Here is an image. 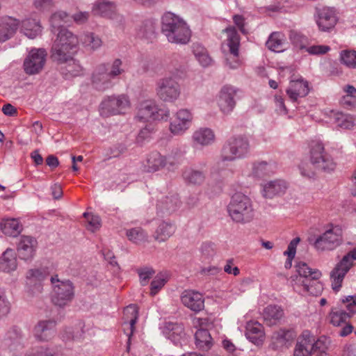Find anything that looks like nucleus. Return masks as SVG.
Returning a JSON list of instances; mask_svg holds the SVG:
<instances>
[{"mask_svg":"<svg viewBox=\"0 0 356 356\" xmlns=\"http://www.w3.org/2000/svg\"><path fill=\"white\" fill-rule=\"evenodd\" d=\"M129 106L130 102L126 95L106 96L99 105V113L103 117L120 115L124 113Z\"/></svg>","mask_w":356,"mask_h":356,"instance_id":"nucleus-6","label":"nucleus"},{"mask_svg":"<svg viewBox=\"0 0 356 356\" xmlns=\"http://www.w3.org/2000/svg\"><path fill=\"white\" fill-rule=\"evenodd\" d=\"M245 336L252 343L257 346L261 345L264 340L263 326L258 322L248 324Z\"/></svg>","mask_w":356,"mask_h":356,"instance_id":"nucleus-31","label":"nucleus"},{"mask_svg":"<svg viewBox=\"0 0 356 356\" xmlns=\"http://www.w3.org/2000/svg\"><path fill=\"white\" fill-rule=\"evenodd\" d=\"M22 32L29 38L33 39L41 32V26L35 19H26L22 22Z\"/></svg>","mask_w":356,"mask_h":356,"instance_id":"nucleus-42","label":"nucleus"},{"mask_svg":"<svg viewBox=\"0 0 356 356\" xmlns=\"http://www.w3.org/2000/svg\"><path fill=\"white\" fill-rule=\"evenodd\" d=\"M330 50L327 45H313L306 48V51L312 55H322L326 54Z\"/></svg>","mask_w":356,"mask_h":356,"instance_id":"nucleus-59","label":"nucleus"},{"mask_svg":"<svg viewBox=\"0 0 356 356\" xmlns=\"http://www.w3.org/2000/svg\"><path fill=\"white\" fill-rule=\"evenodd\" d=\"M250 149L248 138L242 136L229 138L223 145L220 151L222 161H234L246 157Z\"/></svg>","mask_w":356,"mask_h":356,"instance_id":"nucleus-4","label":"nucleus"},{"mask_svg":"<svg viewBox=\"0 0 356 356\" xmlns=\"http://www.w3.org/2000/svg\"><path fill=\"white\" fill-rule=\"evenodd\" d=\"M227 211L232 220L237 223L249 222L254 217L251 200L242 193H236L232 197Z\"/></svg>","mask_w":356,"mask_h":356,"instance_id":"nucleus-3","label":"nucleus"},{"mask_svg":"<svg viewBox=\"0 0 356 356\" xmlns=\"http://www.w3.org/2000/svg\"><path fill=\"white\" fill-rule=\"evenodd\" d=\"M176 230L175 224L170 221H162L157 227L154 238L159 242H164L172 236Z\"/></svg>","mask_w":356,"mask_h":356,"instance_id":"nucleus-32","label":"nucleus"},{"mask_svg":"<svg viewBox=\"0 0 356 356\" xmlns=\"http://www.w3.org/2000/svg\"><path fill=\"white\" fill-rule=\"evenodd\" d=\"M181 300L184 306L195 312L204 309V300L203 296L194 291H184L181 295Z\"/></svg>","mask_w":356,"mask_h":356,"instance_id":"nucleus-24","label":"nucleus"},{"mask_svg":"<svg viewBox=\"0 0 356 356\" xmlns=\"http://www.w3.org/2000/svg\"><path fill=\"white\" fill-rule=\"evenodd\" d=\"M193 115L186 108L179 110L175 120L170 123V129L173 134L181 135L187 130L192 122Z\"/></svg>","mask_w":356,"mask_h":356,"instance_id":"nucleus-19","label":"nucleus"},{"mask_svg":"<svg viewBox=\"0 0 356 356\" xmlns=\"http://www.w3.org/2000/svg\"><path fill=\"white\" fill-rule=\"evenodd\" d=\"M56 321L54 319H44L38 322L33 328V334L39 341H49L56 334Z\"/></svg>","mask_w":356,"mask_h":356,"instance_id":"nucleus-16","label":"nucleus"},{"mask_svg":"<svg viewBox=\"0 0 356 356\" xmlns=\"http://www.w3.org/2000/svg\"><path fill=\"white\" fill-rule=\"evenodd\" d=\"M91 83L99 91H105L113 87V79L108 73L106 63H102L95 67L92 73Z\"/></svg>","mask_w":356,"mask_h":356,"instance_id":"nucleus-13","label":"nucleus"},{"mask_svg":"<svg viewBox=\"0 0 356 356\" xmlns=\"http://www.w3.org/2000/svg\"><path fill=\"white\" fill-rule=\"evenodd\" d=\"M156 93L161 101L173 103L180 96V86L173 78L163 77L156 81Z\"/></svg>","mask_w":356,"mask_h":356,"instance_id":"nucleus-8","label":"nucleus"},{"mask_svg":"<svg viewBox=\"0 0 356 356\" xmlns=\"http://www.w3.org/2000/svg\"><path fill=\"white\" fill-rule=\"evenodd\" d=\"M316 22L320 31H330L334 27L337 22L335 10L329 7L316 8Z\"/></svg>","mask_w":356,"mask_h":356,"instance_id":"nucleus-17","label":"nucleus"},{"mask_svg":"<svg viewBox=\"0 0 356 356\" xmlns=\"http://www.w3.org/2000/svg\"><path fill=\"white\" fill-rule=\"evenodd\" d=\"M76 51V49H69L65 47H60V45L58 47L57 44H54L51 57L58 63H64L72 58V55Z\"/></svg>","mask_w":356,"mask_h":356,"instance_id":"nucleus-40","label":"nucleus"},{"mask_svg":"<svg viewBox=\"0 0 356 356\" xmlns=\"http://www.w3.org/2000/svg\"><path fill=\"white\" fill-rule=\"evenodd\" d=\"M10 302L0 293V318L6 316L10 312Z\"/></svg>","mask_w":356,"mask_h":356,"instance_id":"nucleus-63","label":"nucleus"},{"mask_svg":"<svg viewBox=\"0 0 356 356\" xmlns=\"http://www.w3.org/2000/svg\"><path fill=\"white\" fill-rule=\"evenodd\" d=\"M51 282L53 284L51 301L59 307L67 306L74 299V287L70 280L60 281L58 275L51 276Z\"/></svg>","mask_w":356,"mask_h":356,"instance_id":"nucleus-5","label":"nucleus"},{"mask_svg":"<svg viewBox=\"0 0 356 356\" xmlns=\"http://www.w3.org/2000/svg\"><path fill=\"white\" fill-rule=\"evenodd\" d=\"M127 236L134 243H138L146 238V234L140 227L133 228L127 231Z\"/></svg>","mask_w":356,"mask_h":356,"instance_id":"nucleus-53","label":"nucleus"},{"mask_svg":"<svg viewBox=\"0 0 356 356\" xmlns=\"http://www.w3.org/2000/svg\"><path fill=\"white\" fill-rule=\"evenodd\" d=\"M114 4L109 1L97 2L94 5L93 13L95 15L104 17L112 18L114 15Z\"/></svg>","mask_w":356,"mask_h":356,"instance_id":"nucleus-44","label":"nucleus"},{"mask_svg":"<svg viewBox=\"0 0 356 356\" xmlns=\"http://www.w3.org/2000/svg\"><path fill=\"white\" fill-rule=\"evenodd\" d=\"M124 313L125 315H130L131 318L129 320V326H130V333L128 334V341L127 344V352L130 351V345H131V337L133 335L134 330H135V324L138 320V309L136 305H130L127 306L124 310Z\"/></svg>","mask_w":356,"mask_h":356,"instance_id":"nucleus-43","label":"nucleus"},{"mask_svg":"<svg viewBox=\"0 0 356 356\" xmlns=\"http://www.w3.org/2000/svg\"><path fill=\"white\" fill-rule=\"evenodd\" d=\"M227 33V46L229 54L226 55V63L230 69H236L240 65L238 56L239 37L234 27L225 29Z\"/></svg>","mask_w":356,"mask_h":356,"instance_id":"nucleus-14","label":"nucleus"},{"mask_svg":"<svg viewBox=\"0 0 356 356\" xmlns=\"http://www.w3.org/2000/svg\"><path fill=\"white\" fill-rule=\"evenodd\" d=\"M337 125L343 129H350L353 127L354 122L350 115L339 113L336 118Z\"/></svg>","mask_w":356,"mask_h":356,"instance_id":"nucleus-56","label":"nucleus"},{"mask_svg":"<svg viewBox=\"0 0 356 356\" xmlns=\"http://www.w3.org/2000/svg\"><path fill=\"white\" fill-rule=\"evenodd\" d=\"M311 164L316 169L331 171L335 168L332 159L324 152V147L320 143L312 145L310 152Z\"/></svg>","mask_w":356,"mask_h":356,"instance_id":"nucleus-12","label":"nucleus"},{"mask_svg":"<svg viewBox=\"0 0 356 356\" xmlns=\"http://www.w3.org/2000/svg\"><path fill=\"white\" fill-rule=\"evenodd\" d=\"M36 240L31 236H22L17 244V254L20 259L31 261L35 254Z\"/></svg>","mask_w":356,"mask_h":356,"instance_id":"nucleus-22","label":"nucleus"},{"mask_svg":"<svg viewBox=\"0 0 356 356\" xmlns=\"http://www.w3.org/2000/svg\"><path fill=\"white\" fill-rule=\"evenodd\" d=\"M60 348L55 345L40 346L28 351L24 356H58Z\"/></svg>","mask_w":356,"mask_h":356,"instance_id":"nucleus-41","label":"nucleus"},{"mask_svg":"<svg viewBox=\"0 0 356 356\" xmlns=\"http://www.w3.org/2000/svg\"><path fill=\"white\" fill-rule=\"evenodd\" d=\"M182 177L187 184L200 186L204 181L205 173L202 170L186 168L182 172Z\"/></svg>","mask_w":356,"mask_h":356,"instance_id":"nucleus-34","label":"nucleus"},{"mask_svg":"<svg viewBox=\"0 0 356 356\" xmlns=\"http://www.w3.org/2000/svg\"><path fill=\"white\" fill-rule=\"evenodd\" d=\"M67 63L66 66L63 70V73L66 75L70 74L72 76H76L81 72V67L78 64L73 58H70Z\"/></svg>","mask_w":356,"mask_h":356,"instance_id":"nucleus-52","label":"nucleus"},{"mask_svg":"<svg viewBox=\"0 0 356 356\" xmlns=\"http://www.w3.org/2000/svg\"><path fill=\"white\" fill-rule=\"evenodd\" d=\"M165 333L175 345L181 344L185 336L182 325L172 322L165 323Z\"/></svg>","mask_w":356,"mask_h":356,"instance_id":"nucleus-30","label":"nucleus"},{"mask_svg":"<svg viewBox=\"0 0 356 356\" xmlns=\"http://www.w3.org/2000/svg\"><path fill=\"white\" fill-rule=\"evenodd\" d=\"M341 302L347 303L348 312L338 307L332 308L330 313V322L334 326L346 323L347 320L356 313V296H348L341 299Z\"/></svg>","mask_w":356,"mask_h":356,"instance_id":"nucleus-10","label":"nucleus"},{"mask_svg":"<svg viewBox=\"0 0 356 356\" xmlns=\"http://www.w3.org/2000/svg\"><path fill=\"white\" fill-rule=\"evenodd\" d=\"M200 251L205 258H209L215 254L214 244L211 242L203 243L200 247Z\"/></svg>","mask_w":356,"mask_h":356,"instance_id":"nucleus-61","label":"nucleus"},{"mask_svg":"<svg viewBox=\"0 0 356 356\" xmlns=\"http://www.w3.org/2000/svg\"><path fill=\"white\" fill-rule=\"evenodd\" d=\"M283 310L277 305H268L264 309L263 317L264 322L268 326L275 325L282 318Z\"/></svg>","mask_w":356,"mask_h":356,"instance_id":"nucleus-36","label":"nucleus"},{"mask_svg":"<svg viewBox=\"0 0 356 356\" xmlns=\"http://www.w3.org/2000/svg\"><path fill=\"white\" fill-rule=\"evenodd\" d=\"M340 61L348 68L356 69V51L342 50L340 52Z\"/></svg>","mask_w":356,"mask_h":356,"instance_id":"nucleus-48","label":"nucleus"},{"mask_svg":"<svg viewBox=\"0 0 356 356\" xmlns=\"http://www.w3.org/2000/svg\"><path fill=\"white\" fill-rule=\"evenodd\" d=\"M192 140L195 147L209 146L214 143L215 134L209 128H200L193 132Z\"/></svg>","mask_w":356,"mask_h":356,"instance_id":"nucleus-26","label":"nucleus"},{"mask_svg":"<svg viewBox=\"0 0 356 356\" xmlns=\"http://www.w3.org/2000/svg\"><path fill=\"white\" fill-rule=\"evenodd\" d=\"M271 172L269 164L266 161L256 162L252 165V175L257 178H263Z\"/></svg>","mask_w":356,"mask_h":356,"instance_id":"nucleus-49","label":"nucleus"},{"mask_svg":"<svg viewBox=\"0 0 356 356\" xmlns=\"http://www.w3.org/2000/svg\"><path fill=\"white\" fill-rule=\"evenodd\" d=\"M289 40L292 42V44L297 48H299L300 49L306 48L307 38L301 33L293 30L290 31Z\"/></svg>","mask_w":356,"mask_h":356,"instance_id":"nucleus-51","label":"nucleus"},{"mask_svg":"<svg viewBox=\"0 0 356 356\" xmlns=\"http://www.w3.org/2000/svg\"><path fill=\"white\" fill-rule=\"evenodd\" d=\"M47 53L43 48L32 49L24 61V70L29 75L40 73L43 69Z\"/></svg>","mask_w":356,"mask_h":356,"instance_id":"nucleus-11","label":"nucleus"},{"mask_svg":"<svg viewBox=\"0 0 356 356\" xmlns=\"http://www.w3.org/2000/svg\"><path fill=\"white\" fill-rule=\"evenodd\" d=\"M342 242V229L339 226H335L318 236L314 245L318 251H330L336 249Z\"/></svg>","mask_w":356,"mask_h":356,"instance_id":"nucleus-9","label":"nucleus"},{"mask_svg":"<svg viewBox=\"0 0 356 356\" xmlns=\"http://www.w3.org/2000/svg\"><path fill=\"white\" fill-rule=\"evenodd\" d=\"M19 26V21L11 17H0V42L11 38Z\"/></svg>","mask_w":356,"mask_h":356,"instance_id":"nucleus-25","label":"nucleus"},{"mask_svg":"<svg viewBox=\"0 0 356 356\" xmlns=\"http://www.w3.org/2000/svg\"><path fill=\"white\" fill-rule=\"evenodd\" d=\"M165 165V159L158 152L150 153L147 159L146 170L154 172L163 168Z\"/></svg>","mask_w":356,"mask_h":356,"instance_id":"nucleus-37","label":"nucleus"},{"mask_svg":"<svg viewBox=\"0 0 356 356\" xmlns=\"http://www.w3.org/2000/svg\"><path fill=\"white\" fill-rule=\"evenodd\" d=\"M170 116V111L168 108H159L156 106L152 120H167Z\"/></svg>","mask_w":356,"mask_h":356,"instance_id":"nucleus-62","label":"nucleus"},{"mask_svg":"<svg viewBox=\"0 0 356 356\" xmlns=\"http://www.w3.org/2000/svg\"><path fill=\"white\" fill-rule=\"evenodd\" d=\"M0 229L6 236L16 237L22 232V227L15 218L3 219L0 222Z\"/></svg>","mask_w":356,"mask_h":356,"instance_id":"nucleus-35","label":"nucleus"},{"mask_svg":"<svg viewBox=\"0 0 356 356\" xmlns=\"http://www.w3.org/2000/svg\"><path fill=\"white\" fill-rule=\"evenodd\" d=\"M317 169L314 168V165L311 164V162L309 163H302L300 165V173L302 176L312 178L315 175V171Z\"/></svg>","mask_w":356,"mask_h":356,"instance_id":"nucleus-60","label":"nucleus"},{"mask_svg":"<svg viewBox=\"0 0 356 356\" xmlns=\"http://www.w3.org/2000/svg\"><path fill=\"white\" fill-rule=\"evenodd\" d=\"M302 285L304 287L305 291L309 293L312 295H317L318 293L321 291V290L318 289V287L316 286V284L312 281V278H307L306 280H300Z\"/></svg>","mask_w":356,"mask_h":356,"instance_id":"nucleus-58","label":"nucleus"},{"mask_svg":"<svg viewBox=\"0 0 356 356\" xmlns=\"http://www.w3.org/2000/svg\"><path fill=\"white\" fill-rule=\"evenodd\" d=\"M83 44L92 50H96L102 46V40L92 33L85 34L81 39Z\"/></svg>","mask_w":356,"mask_h":356,"instance_id":"nucleus-50","label":"nucleus"},{"mask_svg":"<svg viewBox=\"0 0 356 356\" xmlns=\"http://www.w3.org/2000/svg\"><path fill=\"white\" fill-rule=\"evenodd\" d=\"M155 23L152 20H145L140 25L138 31V35L147 40H152L156 35Z\"/></svg>","mask_w":356,"mask_h":356,"instance_id":"nucleus-46","label":"nucleus"},{"mask_svg":"<svg viewBox=\"0 0 356 356\" xmlns=\"http://www.w3.org/2000/svg\"><path fill=\"white\" fill-rule=\"evenodd\" d=\"M289 99L296 102L299 98L305 97L309 92V83L303 79L291 80L286 90Z\"/></svg>","mask_w":356,"mask_h":356,"instance_id":"nucleus-23","label":"nucleus"},{"mask_svg":"<svg viewBox=\"0 0 356 356\" xmlns=\"http://www.w3.org/2000/svg\"><path fill=\"white\" fill-rule=\"evenodd\" d=\"M181 202L177 194H169L159 199L156 204L157 214L161 216H168L177 211Z\"/></svg>","mask_w":356,"mask_h":356,"instance_id":"nucleus-18","label":"nucleus"},{"mask_svg":"<svg viewBox=\"0 0 356 356\" xmlns=\"http://www.w3.org/2000/svg\"><path fill=\"white\" fill-rule=\"evenodd\" d=\"M141 285L147 284L149 279L155 274V270L150 267H144L137 270Z\"/></svg>","mask_w":356,"mask_h":356,"instance_id":"nucleus-54","label":"nucleus"},{"mask_svg":"<svg viewBox=\"0 0 356 356\" xmlns=\"http://www.w3.org/2000/svg\"><path fill=\"white\" fill-rule=\"evenodd\" d=\"M108 68V73L113 79H119L120 76L124 74L125 70L123 67L122 60L120 58L114 59L111 63H106Z\"/></svg>","mask_w":356,"mask_h":356,"instance_id":"nucleus-47","label":"nucleus"},{"mask_svg":"<svg viewBox=\"0 0 356 356\" xmlns=\"http://www.w3.org/2000/svg\"><path fill=\"white\" fill-rule=\"evenodd\" d=\"M89 17V13L88 12H79L70 16L65 11H58L54 13L50 18V22L51 26L54 29H59L61 26L60 23H68L71 19L74 20L76 24H81L86 22Z\"/></svg>","mask_w":356,"mask_h":356,"instance_id":"nucleus-20","label":"nucleus"},{"mask_svg":"<svg viewBox=\"0 0 356 356\" xmlns=\"http://www.w3.org/2000/svg\"><path fill=\"white\" fill-rule=\"evenodd\" d=\"M79 41L77 37L65 28H61L54 44L60 47H65L69 49H76Z\"/></svg>","mask_w":356,"mask_h":356,"instance_id":"nucleus-29","label":"nucleus"},{"mask_svg":"<svg viewBox=\"0 0 356 356\" xmlns=\"http://www.w3.org/2000/svg\"><path fill=\"white\" fill-rule=\"evenodd\" d=\"M78 335L75 334L72 327L65 328L61 333V339L64 341H70L78 339Z\"/></svg>","mask_w":356,"mask_h":356,"instance_id":"nucleus-64","label":"nucleus"},{"mask_svg":"<svg viewBox=\"0 0 356 356\" xmlns=\"http://www.w3.org/2000/svg\"><path fill=\"white\" fill-rule=\"evenodd\" d=\"M238 89L230 85L222 87L219 92L218 104L224 114H229L236 104Z\"/></svg>","mask_w":356,"mask_h":356,"instance_id":"nucleus-15","label":"nucleus"},{"mask_svg":"<svg viewBox=\"0 0 356 356\" xmlns=\"http://www.w3.org/2000/svg\"><path fill=\"white\" fill-rule=\"evenodd\" d=\"M330 344L329 337L322 335L316 340L309 331L305 330L298 339L293 356H331L327 353Z\"/></svg>","mask_w":356,"mask_h":356,"instance_id":"nucleus-1","label":"nucleus"},{"mask_svg":"<svg viewBox=\"0 0 356 356\" xmlns=\"http://www.w3.org/2000/svg\"><path fill=\"white\" fill-rule=\"evenodd\" d=\"M23 339L22 330L17 326L13 325L5 333L2 343L5 348L15 351L24 347Z\"/></svg>","mask_w":356,"mask_h":356,"instance_id":"nucleus-21","label":"nucleus"},{"mask_svg":"<svg viewBox=\"0 0 356 356\" xmlns=\"http://www.w3.org/2000/svg\"><path fill=\"white\" fill-rule=\"evenodd\" d=\"M354 260H356V248L345 254L331 271L332 288L334 291H339L344 277L353 266Z\"/></svg>","mask_w":356,"mask_h":356,"instance_id":"nucleus-7","label":"nucleus"},{"mask_svg":"<svg viewBox=\"0 0 356 356\" xmlns=\"http://www.w3.org/2000/svg\"><path fill=\"white\" fill-rule=\"evenodd\" d=\"M296 270L303 280L311 277L312 281L316 284L319 290H322V284L318 280L321 277V272L317 269H312L305 262H299L296 265Z\"/></svg>","mask_w":356,"mask_h":356,"instance_id":"nucleus-28","label":"nucleus"},{"mask_svg":"<svg viewBox=\"0 0 356 356\" xmlns=\"http://www.w3.org/2000/svg\"><path fill=\"white\" fill-rule=\"evenodd\" d=\"M195 345L201 350H208L212 346V339L208 330L198 328L195 334Z\"/></svg>","mask_w":356,"mask_h":356,"instance_id":"nucleus-38","label":"nucleus"},{"mask_svg":"<svg viewBox=\"0 0 356 356\" xmlns=\"http://www.w3.org/2000/svg\"><path fill=\"white\" fill-rule=\"evenodd\" d=\"M288 185L284 180L276 179L268 181L263 187V195L266 198H273L276 195L284 194Z\"/></svg>","mask_w":356,"mask_h":356,"instance_id":"nucleus-27","label":"nucleus"},{"mask_svg":"<svg viewBox=\"0 0 356 356\" xmlns=\"http://www.w3.org/2000/svg\"><path fill=\"white\" fill-rule=\"evenodd\" d=\"M266 44L273 51H282L284 50V35L280 32L271 33Z\"/></svg>","mask_w":356,"mask_h":356,"instance_id":"nucleus-45","label":"nucleus"},{"mask_svg":"<svg viewBox=\"0 0 356 356\" xmlns=\"http://www.w3.org/2000/svg\"><path fill=\"white\" fill-rule=\"evenodd\" d=\"M156 104L153 100H145L139 104L138 118L143 121L152 120Z\"/></svg>","mask_w":356,"mask_h":356,"instance_id":"nucleus-39","label":"nucleus"},{"mask_svg":"<svg viewBox=\"0 0 356 356\" xmlns=\"http://www.w3.org/2000/svg\"><path fill=\"white\" fill-rule=\"evenodd\" d=\"M48 275V272L45 268L31 269L27 272L26 278L35 281L44 280Z\"/></svg>","mask_w":356,"mask_h":356,"instance_id":"nucleus-55","label":"nucleus"},{"mask_svg":"<svg viewBox=\"0 0 356 356\" xmlns=\"http://www.w3.org/2000/svg\"><path fill=\"white\" fill-rule=\"evenodd\" d=\"M16 254L13 250L8 248L0 257V270L10 273L17 268Z\"/></svg>","mask_w":356,"mask_h":356,"instance_id":"nucleus-33","label":"nucleus"},{"mask_svg":"<svg viewBox=\"0 0 356 356\" xmlns=\"http://www.w3.org/2000/svg\"><path fill=\"white\" fill-rule=\"evenodd\" d=\"M166 280L161 276H156L151 282L150 285V294L152 296L156 295L158 291L165 285Z\"/></svg>","mask_w":356,"mask_h":356,"instance_id":"nucleus-57","label":"nucleus"},{"mask_svg":"<svg viewBox=\"0 0 356 356\" xmlns=\"http://www.w3.org/2000/svg\"><path fill=\"white\" fill-rule=\"evenodd\" d=\"M161 32L171 43L186 44L191 36L186 23L172 13L164 14L161 19Z\"/></svg>","mask_w":356,"mask_h":356,"instance_id":"nucleus-2","label":"nucleus"}]
</instances>
